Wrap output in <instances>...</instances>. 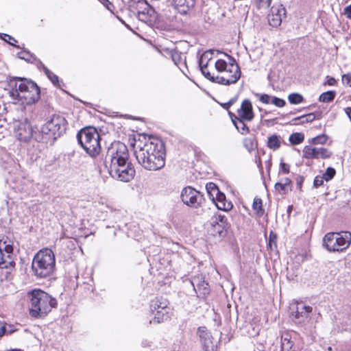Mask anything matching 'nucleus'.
I'll use <instances>...</instances> for the list:
<instances>
[{
	"instance_id": "5",
	"label": "nucleus",
	"mask_w": 351,
	"mask_h": 351,
	"mask_svg": "<svg viewBox=\"0 0 351 351\" xmlns=\"http://www.w3.org/2000/svg\"><path fill=\"white\" fill-rule=\"evenodd\" d=\"M56 265L55 255L49 248L40 250L34 256L32 269L35 276L39 278H46L54 271Z\"/></svg>"
},
{
	"instance_id": "4",
	"label": "nucleus",
	"mask_w": 351,
	"mask_h": 351,
	"mask_svg": "<svg viewBox=\"0 0 351 351\" xmlns=\"http://www.w3.org/2000/svg\"><path fill=\"white\" fill-rule=\"evenodd\" d=\"M226 55L230 60L229 63L221 59L216 61L215 67L221 74L215 76L214 80H215V83L230 85L235 84L239 80L241 72L235 59L228 54Z\"/></svg>"
},
{
	"instance_id": "54",
	"label": "nucleus",
	"mask_w": 351,
	"mask_h": 351,
	"mask_svg": "<svg viewBox=\"0 0 351 351\" xmlns=\"http://www.w3.org/2000/svg\"><path fill=\"white\" fill-rule=\"evenodd\" d=\"M255 162L256 163L257 167L260 170L263 169L261 159L258 155L255 156Z\"/></svg>"
},
{
	"instance_id": "28",
	"label": "nucleus",
	"mask_w": 351,
	"mask_h": 351,
	"mask_svg": "<svg viewBox=\"0 0 351 351\" xmlns=\"http://www.w3.org/2000/svg\"><path fill=\"white\" fill-rule=\"evenodd\" d=\"M289 140L292 145H299L304 141V135L302 133L295 132L290 135Z\"/></svg>"
},
{
	"instance_id": "44",
	"label": "nucleus",
	"mask_w": 351,
	"mask_h": 351,
	"mask_svg": "<svg viewBox=\"0 0 351 351\" xmlns=\"http://www.w3.org/2000/svg\"><path fill=\"white\" fill-rule=\"evenodd\" d=\"M324 180H325V179L323 178V176H317L314 179V182H313V185L315 188H317L320 186H322L324 183Z\"/></svg>"
},
{
	"instance_id": "56",
	"label": "nucleus",
	"mask_w": 351,
	"mask_h": 351,
	"mask_svg": "<svg viewBox=\"0 0 351 351\" xmlns=\"http://www.w3.org/2000/svg\"><path fill=\"white\" fill-rule=\"evenodd\" d=\"M208 186H209V189H210L212 190L213 193H215L216 189H218L217 187V186L214 183H212V182L209 183V184Z\"/></svg>"
},
{
	"instance_id": "57",
	"label": "nucleus",
	"mask_w": 351,
	"mask_h": 351,
	"mask_svg": "<svg viewBox=\"0 0 351 351\" xmlns=\"http://www.w3.org/2000/svg\"><path fill=\"white\" fill-rule=\"evenodd\" d=\"M40 66L46 75L49 73L50 74V70L48 69L43 63H40Z\"/></svg>"
},
{
	"instance_id": "20",
	"label": "nucleus",
	"mask_w": 351,
	"mask_h": 351,
	"mask_svg": "<svg viewBox=\"0 0 351 351\" xmlns=\"http://www.w3.org/2000/svg\"><path fill=\"white\" fill-rule=\"evenodd\" d=\"M237 117L241 118L246 121H252L254 117L252 102L250 99H245L243 101L241 107L237 110Z\"/></svg>"
},
{
	"instance_id": "47",
	"label": "nucleus",
	"mask_w": 351,
	"mask_h": 351,
	"mask_svg": "<svg viewBox=\"0 0 351 351\" xmlns=\"http://www.w3.org/2000/svg\"><path fill=\"white\" fill-rule=\"evenodd\" d=\"M289 165L285 163V162H280V172H282L283 173H289Z\"/></svg>"
},
{
	"instance_id": "62",
	"label": "nucleus",
	"mask_w": 351,
	"mask_h": 351,
	"mask_svg": "<svg viewBox=\"0 0 351 351\" xmlns=\"http://www.w3.org/2000/svg\"><path fill=\"white\" fill-rule=\"evenodd\" d=\"M274 241V239H271V237H270V241H269V245L271 246V242Z\"/></svg>"
},
{
	"instance_id": "41",
	"label": "nucleus",
	"mask_w": 351,
	"mask_h": 351,
	"mask_svg": "<svg viewBox=\"0 0 351 351\" xmlns=\"http://www.w3.org/2000/svg\"><path fill=\"white\" fill-rule=\"evenodd\" d=\"M198 335L201 340L210 337V334L207 332L205 327H199L198 328Z\"/></svg>"
},
{
	"instance_id": "35",
	"label": "nucleus",
	"mask_w": 351,
	"mask_h": 351,
	"mask_svg": "<svg viewBox=\"0 0 351 351\" xmlns=\"http://www.w3.org/2000/svg\"><path fill=\"white\" fill-rule=\"evenodd\" d=\"M327 139H328V138L326 135H324V134L319 135L316 137L313 138L311 140V143L314 145H318V144L324 145L326 143Z\"/></svg>"
},
{
	"instance_id": "61",
	"label": "nucleus",
	"mask_w": 351,
	"mask_h": 351,
	"mask_svg": "<svg viewBox=\"0 0 351 351\" xmlns=\"http://www.w3.org/2000/svg\"><path fill=\"white\" fill-rule=\"evenodd\" d=\"M302 182H303V178L302 177H299V178H297V185L300 188H301Z\"/></svg>"
},
{
	"instance_id": "17",
	"label": "nucleus",
	"mask_w": 351,
	"mask_h": 351,
	"mask_svg": "<svg viewBox=\"0 0 351 351\" xmlns=\"http://www.w3.org/2000/svg\"><path fill=\"white\" fill-rule=\"evenodd\" d=\"M303 157L307 159H326L331 157L332 152L327 148L313 147L306 145L303 149Z\"/></svg>"
},
{
	"instance_id": "15",
	"label": "nucleus",
	"mask_w": 351,
	"mask_h": 351,
	"mask_svg": "<svg viewBox=\"0 0 351 351\" xmlns=\"http://www.w3.org/2000/svg\"><path fill=\"white\" fill-rule=\"evenodd\" d=\"M33 128L27 119L14 125V136L21 142H29L33 137Z\"/></svg>"
},
{
	"instance_id": "36",
	"label": "nucleus",
	"mask_w": 351,
	"mask_h": 351,
	"mask_svg": "<svg viewBox=\"0 0 351 351\" xmlns=\"http://www.w3.org/2000/svg\"><path fill=\"white\" fill-rule=\"evenodd\" d=\"M254 3L258 9L267 8L271 2V0H253Z\"/></svg>"
},
{
	"instance_id": "40",
	"label": "nucleus",
	"mask_w": 351,
	"mask_h": 351,
	"mask_svg": "<svg viewBox=\"0 0 351 351\" xmlns=\"http://www.w3.org/2000/svg\"><path fill=\"white\" fill-rule=\"evenodd\" d=\"M215 220L213 221V222H216L217 223H219V222H220L221 223V224L219 225L220 226L225 227L226 225L227 224V218L226 216L221 215H217L215 217Z\"/></svg>"
},
{
	"instance_id": "1",
	"label": "nucleus",
	"mask_w": 351,
	"mask_h": 351,
	"mask_svg": "<svg viewBox=\"0 0 351 351\" xmlns=\"http://www.w3.org/2000/svg\"><path fill=\"white\" fill-rule=\"evenodd\" d=\"M134 156L138 162L145 169L157 171L165 165L163 143L157 138L138 141L134 145Z\"/></svg>"
},
{
	"instance_id": "30",
	"label": "nucleus",
	"mask_w": 351,
	"mask_h": 351,
	"mask_svg": "<svg viewBox=\"0 0 351 351\" xmlns=\"http://www.w3.org/2000/svg\"><path fill=\"white\" fill-rule=\"evenodd\" d=\"M253 209L256 211V213L259 216H262L264 213L263 209L262 200L261 198L255 197L253 202Z\"/></svg>"
},
{
	"instance_id": "26",
	"label": "nucleus",
	"mask_w": 351,
	"mask_h": 351,
	"mask_svg": "<svg viewBox=\"0 0 351 351\" xmlns=\"http://www.w3.org/2000/svg\"><path fill=\"white\" fill-rule=\"evenodd\" d=\"M281 138L277 134H273L268 137L267 147L273 150H277L280 147Z\"/></svg>"
},
{
	"instance_id": "32",
	"label": "nucleus",
	"mask_w": 351,
	"mask_h": 351,
	"mask_svg": "<svg viewBox=\"0 0 351 351\" xmlns=\"http://www.w3.org/2000/svg\"><path fill=\"white\" fill-rule=\"evenodd\" d=\"M288 100L291 104H298L304 101V97L299 93H291L288 96Z\"/></svg>"
},
{
	"instance_id": "8",
	"label": "nucleus",
	"mask_w": 351,
	"mask_h": 351,
	"mask_svg": "<svg viewBox=\"0 0 351 351\" xmlns=\"http://www.w3.org/2000/svg\"><path fill=\"white\" fill-rule=\"evenodd\" d=\"M351 243L349 232H328L323 238V245L330 252H342Z\"/></svg>"
},
{
	"instance_id": "38",
	"label": "nucleus",
	"mask_w": 351,
	"mask_h": 351,
	"mask_svg": "<svg viewBox=\"0 0 351 351\" xmlns=\"http://www.w3.org/2000/svg\"><path fill=\"white\" fill-rule=\"evenodd\" d=\"M255 96L258 98L259 101L263 104H269L271 99V96L267 94L256 93Z\"/></svg>"
},
{
	"instance_id": "22",
	"label": "nucleus",
	"mask_w": 351,
	"mask_h": 351,
	"mask_svg": "<svg viewBox=\"0 0 351 351\" xmlns=\"http://www.w3.org/2000/svg\"><path fill=\"white\" fill-rule=\"evenodd\" d=\"M215 191L216 199L215 202L217 208L225 211L231 210L233 206L232 204L226 200L224 193H221L218 189H216Z\"/></svg>"
},
{
	"instance_id": "31",
	"label": "nucleus",
	"mask_w": 351,
	"mask_h": 351,
	"mask_svg": "<svg viewBox=\"0 0 351 351\" xmlns=\"http://www.w3.org/2000/svg\"><path fill=\"white\" fill-rule=\"evenodd\" d=\"M243 146L249 152H252L257 147V143L253 138H245L243 140Z\"/></svg>"
},
{
	"instance_id": "52",
	"label": "nucleus",
	"mask_w": 351,
	"mask_h": 351,
	"mask_svg": "<svg viewBox=\"0 0 351 351\" xmlns=\"http://www.w3.org/2000/svg\"><path fill=\"white\" fill-rule=\"evenodd\" d=\"M5 334V322L0 321V338Z\"/></svg>"
},
{
	"instance_id": "27",
	"label": "nucleus",
	"mask_w": 351,
	"mask_h": 351,
	"mask_svg": "<svg viewBox=\"0 0 351 351\" xmlns=\"http://www.w3.org/2000/svg\"><path fill=\"white\" fill-rule=\"evenodd\" d=\"M171 58L173 61L174 64L179 67V69L183 72L181 65H184L186 66V58L184 59L182 57V55L178 51H175L171 53Z\"/></svg>"
},
{
	"instance_id": "11",
	"label": "nucleus",
	"mask_w": 351,
	"mask_h": 351,
	"mask_svg": "<svg viewBox=\"0 0 351 351\" xmlns=\"http://www.w3.org/2000/svg\"><path fill=\"white\" fill-rule=\"evenodd\" d=\"M130 7L136 12L137 17L143 22L152 21L155 17V10L145 1H133Z\"/></svg>"
},
{
	"instance_id": "10",
	"label": "nucleus",
	"mask_w": 351,
	"mask_h": 351,
	"mask_svg": "<svg viewBox=\"0 0 351 351\" xmlns=\"http://www.w3.org/2000/svg\"><path fill=\"white\" fill-rule=\"evenodd\" d=\"M107 169L112 178L125 182L132 180L136 173L133 165L128 160H125L121 163H117Z\"/></svg>"
},
{
	"instance_id": "23",
	"label": "nucleus",
	"mask_w": 351,
	"mask_h": 351,
	"mask_svg": "<svg viewBox=\"0 0 351 351\" xmlns=\"http://www.w3.org/2000/svg\"><path fill=\"white\" fill-rule=\"evenodd\" d=\"M230 119L239 133L243 135L247 134L250 133V129L245 123V120L237 117L234 113L229 112Z\"/></svg>"
},
{
	"instance_id": "37",
	"label": "nucleus",
	"mask_w": 351,
	"mask_h": 351,
	"mask_svg": "<svg viewBox=\"0 0 351 351\" xmlns=\"http://www.w3.org/2000/svg\"><path fill=\"white\" fill-rule=\"evenodd\" d=\"M270 104H272L277 107L282 108L285 106L286 101L282 99L271 96Z\"/></svg>"
},
{
	"instance_id": "9",
	"label": "nucleus",
	"mask_w": 351,
	"mask_h": 351,
	"mask_svg": "<svg viewBox=\"0 0 351 351\" xmlns=\"http://www.w3.org/2000/svg\"><path fill=\"white\" fill-rule=\"evenodd\" d=\"M125 160H129L127 146L123 143L115 142L108 149L104 160L105 167L108 169Z\"/></svg>"
},
{
	"instance_id": "58",
	"label": "nucleus",
	"mask_w": 351,
	"mask_h": 351,
	"mask_svg": "<svg viewBox=\"0 0 351 351\" xmlns=\"http://www.w3.org/2000/svg\"><path fill=\"white\" fill-rule=\"evenodd\" d=\"M40 66L46 75L49 73L50 74V70L48 69L43 63H40Z\"/></svg>"
},
{
	"instance_id": "60",
	"label": "nucleus",
	"mask_w": 351,
	"mask_h": 351,
	"mask_svg": "<svg viewBox=\"0 0 351 351\" xmlns=\"http://www.w3.org/2000/svg\"><path fill=\"white\" fill-rule=\"evenodd\" d=\"M40 66L46 75L49 73L50 74V70L48 69L43 63H40Z\"/></svg>"
},
{
	"instance_id": "33",
	"label": "nucleus",
	"mask_w": 351,
	"mask_h": 351,
	"mask_svg": "<svg viewBox=\"0 0 351 351\" xmlns=\"http://www.w3.org/2000/svg\"><path fill=\"white\" fill-rule=\"evenodd\" d=\"M202 343L204 351H215V347L213 344L210 337L204 339L202 340Z\"/></svg>"
},
{
	"instance_id": "29",
	"label": "nucleus",
	"mask_w": 351,
	"mask_h": 351,
	"mask_svg": "<svg viewBox=\"0 0 351 351\" xmlns=\"http://www.w3.org/2000/svg\"><path fill=\"white\" fill-rule=\"evenodd\" d=\"M335 91L329 90L321 94L319 97V101L321 102H330L335 99Z\"/></svg>"
},
{
	"instance_id": "2",
	"label": "nucleus",
	"mask_w": 351,
	"mask_h": 351,
	"mask_svg": "<svg viewBox=\"0 0 351 351\" xmlns=\"http://www.w3.org/2000/svg\"><path fill=\"white\" fill-rule=\"evenodd\" d=\"M9 86L10 96L23 104L32 105L40 99V88L32 81L16 77L10 80Z\"/></svg>"
},
{
	"instance_id": "18",
	"label": "nucleus",
	"mask_w": 351,
	"mask_h": 351,
	"mask_svg": "<svg viewBox=\"0 0 351 351\" xmlns=\"http://www.w3.org/2000/svg\"><path fill=\"white\" fill-rule=\"evenodd\" d=\"M286 17V10L282 4L274 5L271 7L267 19L269 24L277 27L280 25L282 19Z\"/></svg>"
},
{
	"instance_id": "24",
	"label": "nucleus",
	"mask_w": 351,
	"mask_h": 351,
	"mask_svg": "<svg viewBox=\"0 0 351 351\" xmlns=\"http://www.w3.org/2000/svg\"><path fill=\"white\" fill-rule=\"evenodd\" d=\"M316 119L315 113H309L292 119L293 125H300L313 121Z\"/></svg>"
},
{
	"instance_id": "6",
	"label": "nucleus",
	"mask_w": 351,
	"mask_h": 351,
	"mask_svg": "<svg viewBox=\"0 0 351 351\" xmlns=\"http://www.w3.org/2000/svg\"><path fill=\"white\" fill-rule=\"evenodd\" d=\"M67 121L61 115L54 114L41 128L42 141L53 142L66 131Z\"/></svg>"
},
{
	"instance_id": "53",
	"label": "nucleus",
	"mask_w": 351,
	"mask_h": 351,
	"mask_svg": "<svg viewBox=\"0 0 351 351\" xmlns=\"http://www.w3.org/2000/svg\"><path fill=\"white\" fill-rule=\"evenodd\" d=\"M343 13L348 19H351V4L344 8Z\"/></svg>"
},
{
	"instance_id": "39",
	"label": "nucleus",
	"mask_w": 351,
	"mask_h": 351,
	"mask_svg": "<svg viewBox=\"0 0 351 351\" xmlns=\"http://www.w3.org/2000/svg\"><path fill=\"white\" fill-rule=\"evenodd\" d=\"M275 189L281 194H285L289 191H291V189H289L288 186H286L285 185H282V183L280 181L276 183Z\"/></svg>"
},
{
	"instance_id": "7",
	"label": "nucleus",
	"mask_w": 351,
	"mask_h": 351,
	"mask_svg": "<svg viewBox=\"0 0 351 351\" xmlns=\"http://www.w3.org/2000/svg\"><path fill=\"white\" fill-rule=\"evenodd\" d=\"M77 141L86 152L90 156L98 155L101 150L99 135L95 128H86L77 135Z\"/></svg>"
},
{
	"instance_id": "51",
	"label": "nucleus",
	"mask_w": 351,
	"mask_h": 351,
	"mask_svg": "<svg viewBox=\"0 0 351 351\" xmlns=\"http://www.w3.org/2000/svg\"><path fill=\"white\" fill-rule=\"evenodd\" d=\"M280 182L282 183V185H285L286 186H288L289 189H291V180L289 178H282L280 180Z\"/></svg>"
},
{
	"instance_id": "48",
	"label": "nucleus",
	"mask_w": 351,
	"mask_h": 351,
	"mask_svg": "<svg viewBox=\"0 0 351 351\" xmlns=\"http://www.w3.org/2000/svg\"><path fill=\"white\" fill-rule=\"evenodd\" d=\"M237 97H234L232 99H231L227 103H224V104H221V106L224 108V109H229V108L232 106L237 101Z\"/></svg>"
},
{
	"instance_id": "14",
	"label": "nucleus",
	"mask_w": 351,
	"mask_h": 351,
	"mask_svg": "<svg viewBox=\"0 0 351 351\" xmlns=\"http://www.w3.org/2000/svg\"><path fill=\"white\" fill-rule=\"evenodd\" d=\"M8 237L0 236V268H8L12 265L13 247L6 241Z\"/></svg>"
},
{
	"instance_id": "46",
	"label": "nucleus",
	"mask_w": 351,
	"mask_h": 351,
	"mask_svg": "<svg viewBox=\"0 0 351 351\" xmlns=\"http://www.w3.org/2000/svg\"><path fill=\"white\" fill-rule=\"evenodd\" d=\"M101 3L104 5L108 10L112 12L114 9L113 4L109 0H98Z\"/></svg>"
},
{
	"instance_id": "25",
	"label": "nucleus",
	"mask_w": 351,
	"mask_h": 351,
	"mask_svg": "<svg viewBox=\"0 0 351 351\" xmlns=\"http://www.w3.org/2000/svg\"><path fill=\"white\" fill-rule=\"evenodd\" d=\"M215 50L210 49L205 51L199 60V67H207L210 60L213 59V55Z\"/></svg>"
},
{
	"instance_id": "64",
	"label": "nucleus",
	"mask_w": 351,
	"mask_h": 351,
	"mask_svg": "<svg viewBox=\"0 0 351 351\" xmlns=\"http://www.w3.org/2000/svg\"><path fill=\"white\" fill-rule=\"evenodd\" d=\"M204 289H205V292H204V293H208V289H206V288H204Z\"/></svg>"
},
{
	"instance_id": "63",
	"label": "nucleus",
	"mask_w": 351,
	"mask_h": 351,
	"mask_svg": "<svg viewBox=\"0 0 351 351\" xmlns=\"http://www.w3.org/2000/svg\"><path fill=\"white\" fill-rule=\"evenodd\" d=\"M292 209V206H289V208H288V212H290Z\"/></svg>"
},
{
	"instance_id": "12",
	"label": "nucleus",
	"mask_w": 351,
	"mask_h": 351,
	"mask_svg": "<svg viewBox=\"0 0 351 351\" xmlns=\"http://www.w3.org/2000/svg\"><path fill=\"white\" fill-rule=\"evenodd\" d=\"M169 302L167 300H156L152 301L151 311L154 315V319L150 320L149 323H160L168 318Z\"/></svg>"
},
{
	"instance_id": "59",
	"label": "nucleus",
	"mask_w": 351,
	"mask_h": 351,
	"mask_svg": "<svg viewBox=\"0 0 351 351\" xmlns=\"http://www.w3.org/2000/svg\"><path fill=\"white\" fill-rule=\"evenodd\" d=\"M40 66L46 75L49 73L50 74V70L48 69L43 63H40Z\"/></svg>"
},
{
	"instance_id": "42",
	"label": "nucleus",
	"mask_w": 351,
	"mask_h": 351,
	"mask_svg": "<svg viewBox=\"0 0 351 351\" xmlns=\"http://www.w3.org/2000/svg\"><path fill=\"white\" fill-rule=\"evenodd\" d=\"M199 68L202 71V73L205 76V77H206L208 80H209L210 81H211L213 82H215V80H214L215 77L211 75L210 72L206 71L207 67H204V68L199 67Z\"/></svg>"
},
{
	"instance_id": "21",
	"label": "nucleus",
	"mask_w": 351,
	"mask_h": 351,
	"mask_svg": "<svg viewBox=\"0 0 351 351\" xmlns=\"http://www.w3.org/2000/svg\"><path fill=\"white\" fill-rule=\"evenodd\" d=\"M298 345L292 341L291 335L289 333L282 334L280 339V349L278 350L276 346L271 348L269 351H299Z\"/></svg>"
},
{
	"instance_id": "16",
	"label": "nucleus",
	"mask_w": 351,
	"mask_h": 351,
	"mask_svg": "<svg viewBox=\"0 0 351 351\" xmlns=\"http://www.w3.org/2000/svg\"><path fill=\"white\" fill-rule=\"evenodd\" d=\"M312 307L306 306L304 302H296L292 307V319L295 324L305 322L309 317Z\"/></svg>"
},
{
	"instance_id": "34",
	"label": "nucleus",
	"mask_w": 351,
	"mask_h": 351,
	"mask_svg": "<svg viewBox=\"0 0 351 351\" xmlns=\"http://www.w3.org/2000/svg\"><path fill=\"white\" fill-rule=\"evenodd\" d=\"M336 174V171L332 167H328L325 173L322 175L326 181H329L334 178Z\"/></svg>"
},
{
	"instance_id": "50",
	"label": "nucleus",
	"mask_w": 351,
	"mask_h": 351,
	"mask_svg": "<svg viewBox=\"0 0 351 351\" xmlns=\"http://www.w3.org/2000/svg\"><path fill=\"white\" fill-rule=\"evenodd\" d=\"M3 39L6 41L7 43H10V45H14V43H12L11 42V40H13L14 42H16V40L13 38L11 36L8 35V34H4L3 37Z\"/></svg>"
},
{
	"instance_id": "3",
	"label": "nucleus",
	"mask_w": 351,
	"mask_h": 351,
	"mask_svg": "<svg viewBox=\"0 0 351 351\" xmlns=\"http://www.w3.org/2000/svg\"><path fill=\"white\" fill-rule=\"evenodd\" d=\"M30 301L29 314L34 317L45 316L57 305L56 300L40 289H34L28 293Z\"/></svg>"
},
{
	"instance_id": "55",
	"label": "nucleus",
	"mask_w": 351,
	"mask_h": 351,
	"mask_svg": "<svg viewBox=\"0 0 351 351\" xmlns=\"http://www.w3.org/2000/svg\"><path fill=\"white\" fill-rule=\"evenodd\" d=\"M327 79L326 83L329 86H335L337 84V80L334 77L327 76Z\"/></svg>"
},
{
	"instance_id": "45",
	"label": "nucleus",
	"mask_w": 351,
	"mask_h": 351,
	"mask_svg": "<svg viewBox=\"0 0 351 351\" xmlns=\"http://www.w3.org/2000/svg\"><path fill=\"white\" fill-rule=\"evenodd\" d=\"M51 82L55 85H58V77L50 71V74L46 75Z\"/></svg>"
},
{
	"instance_id": "49",
	"label": "nucleus",
	"mask_w": 351,
	"mask_h": 351,
	"mask_svg": "<svg viewBox=\"0 0 351 351\" xmlns=\"http://www.w3.org/2000/svg\"><path fill=\"white\" fill-rule=\"evenodd\" d=\"M16 330V329L14 328V326L13 325L7 324L5 323V335H10Z\"/></svg>"
},
{
	"instance_id": "13",
	"label": "nucleus",
	"mask_w": 351,
	"mask_h": 351,
	"mask_svg": "<svg viewBox=\"0 0 351 351\" xmlns=\"http://www.w3.org/2000/svg\"><path fill=\"white\" fill-rule=\"evenodd\" d=\"M180 196L182 202L192 208H198L204 201V195L191 186L184 188Z\"/></svg>"
},
{
	"instance_id": "43",
	"label": "nucleus",
	"mask_w": 351,
	"mask_h": 351,
	"mask_svg": "<svg viewBox=\"0 0 351 351\" xmlns=\"http://www.w3.org/2000/svg\"><path fill=\"white\" fill-rule=\"evenodd\" d=\"M342 82L351 87V73L343 74L342 75Z\"/></svg>"
},
{
	"instance_id": "19",
	"label": "nucleus",
	"mask_w": 351,
	"mask_h": 351,
	"mask_svg": "<svg viewBox=\"0 0 351 351\" xmlns=\"http://www.w3.org/2000/svg\"><path fill=\"white\" fill-rule=\"evenodd\" d=\"M175 10L182 14L187 15L193 10L195 0H169Z\"/></svg>"
}]
</instances>
